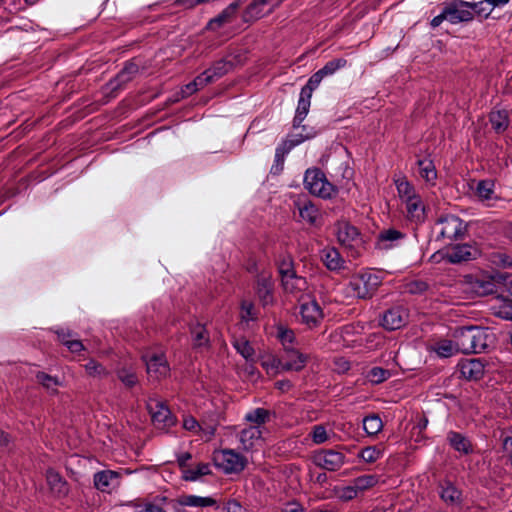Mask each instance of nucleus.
Masks as SVG:
<instances>
[{
	"instance_id": "20",
	"label": "nucleus",
	"mask_w": 512,
	"mask_h": 512,
	"mask_svg": "<svg viewBox=\"0 0 512 512\" xmlns=\"http://www.w3.org/2000/svg\"><path fill=\"white\" fill-rule=\"evenodd\" d=\"M294 205L297 207L299 216L303 221L311 226L316 225L320 217V211L312 201L299 198L294 202Z\"/></svg>"
},
{
	"instance_id": "30",
	"label": "nucleus",
	"mask_w": 512,
	"mask_h": 512,
	"mask_svg": "<svg viewBox=\"0 0 512 512\" xmlns=\"http://www.w3.org/2000/svg\"><path fill=\"white\" fill-rule=\"evenodd\" d=\"M440 498L447 504H461L462 492L451 481H446L441 486Z\"/></svg>"
},
{
	"instance_id": "24",
	"label": "nucleus",
	"mask_w": 512,
	"mask_h": 512,
	"mask_svg": "<svg viewBox=\"0 0 512 512\" xmlns=\"http://www.w3.org/2000/svg\"><path fill=\"white\" fill-rule=\"evenodd\" d=\"M317 135V131H311L307 134L297 133V134H289L286 139H284L281 144H279L276 148V151L282 152L283 155H287L294 147L303 143L306 140L312 139Z\"/></svg>"
},
{
	"instance_id": "8",
	"label": "nucleus",
	"mask_w": 512,
	"mask_h": 512,
	"mask_svg": "<svg viewBox=\"0 0 512 512\" xmlns=\"http://www.w3.org/2000/svg\"><path fill=\"white\" fill-rule=\"evenodd\" d=\"M138 73L139 65L137 63L133 60L125 62L123 68L105 85L108 95L110 97H116L118 92L121 91L127 83L132 81Z\"/></svg>"
},
{
	"instance_id": "56",
	"label": "nucleus",
	"mask_w": 512,
	"mask_h": 512,
	"mask_svg": "<svg viewBox=\"0 0 512 512\" xmlns=\"http://www.w3.org/2000/svg\"><path fill=\"white\" fill-rule=\"evenodd\" d=\"M470 7H471V14H472V20L474 19V16L477 15L479 17H483L484 19H487L493 8L491 6V8H487L483 5V1H479V2H470Z\"/></svg>"
},
{
	"instance_id": "46",
	"label": "nucleus",
	"mask_w": 512,
	"mask_h": 512,
	"mask_svg": "<svg viewBox=\"0 0 512 512\" xmlns=\"http://www.w3.org/2000/svg\"><path fill=\"white\" fill-rule=\"evenodd\" d=\"M382 455H383L382 450H380L376 446H368V447L363 448L359 452L358 457L367 463H374L375 461L380 459L382 457Z\"/></svg>"
},
{
	"instance_id": "53",
	"label": "nucleus",
	"mask_w": 512,
	"mask_h": 512,
	"mask_svg": "<svg viewBox=\"0 0 512 512\" xmlns=\"http://www.w3.org/2000/svg\"><path fill=\"white\" fill-rule=\"evenodd\" d=\"M278 271L281 276V280L290 277L291 275H294L296 273L294 269V261L291 256L284 257L279 265H278Z\"/></svg>"
},
{
	"instance_id": "34",
	"label": "nucleus",
	"mask_w": 512,
	"mask_h": 512,
	"mask_svg": "<svg viewBox=\"0 0 512 512\" xmlns=\"http://www.w3.org/2000/svg\"><path fill=\"white\" fill-rule=\"evenodd\" d=\"M489 121L496 133L504 132L509 126V114L506 110H493L489 114Z\"/></svg>"
},
{
	"instance_id": "15",
	"label": "nucleus",
	"mask_w": 512,
	"mask_h": 512,
	"mask_svg": "<svg viewBox=\"0 0 512 512\" xmlns=\"http://www.w3.org/2000/svg\"><path fill=\"white\" fill-rule=\"evenodd\" d=\"M277 5V0H254L244 11L243 19L245 22L255 21L266 13L272 12Z\"/></svg>"
},
{
	"instance_id": "60",
	"label": "nucleus",
	"mask_w": 512,
	"mask_h": 512,
	"mask_svg": "<svg viewBox=\"0 0 512 512\" xmlns=\"http://www.w3.org/2000/svg\"><path fill=\"white\" fill-rule=\"evenodd\" d=\"M212 82H214V79L210 75L209 71L206 69L193 80V85L197 86L198 89L200 90Z\"/></svg>"
},
{
	"instance_id": "2",
	"label": "nucleus",
	"mask_w": 512,
	"mask_h": 512,
	"mask_svg": "<svg viewBox=\"0 0 512 512\" xmlns=\"http://www.w3.org/2000/svg\"><path fill=\"white\" fill-rule=\"evenodd\" d=\"M447 20L451 24H459L472 21L470 2L464 0H450L444 3L442 12L435 16L430 25L436 28Z\"/></svg>"
},
{
	"instance_id": "10",
	"label": "nucleus",
	"mask_w": 512,
	"mask_h": 512,
	"mask_svg": "<svg viewBox=\"0 0 512 512\" xmlns=\"http://www.w3.org/2000/svg\"><path fill=\"white\" fill-rule=\"evenodd\" d=\"M486 363L480 358L461 359L457 364L460 378L467 381H479L485 374Z\"/></svg>"
},
{
	"instance_id": "12",
	"label": "nucleus",
	"mask_w": 512,
	"mask_h": 512,
	"mask_svg": "<svg viewBox=\"0 0 512 512\" xmlns=\"http://www.w3.org/2000/svg\"><path fill=\"white\" fill-rule=\"evenodd\" d=\"M408 321V311L402 306L392 307L383 313L381 325L389 331L403 327Z\"/></svg>"
},
{
	"instance_id": "45",
	"label": "nucleus",
	"mask_w": 512,
	"mask_h": 512,
	"mask_svg": "<svg viewBox=\"0 0 512 512\" xmlns=\"http://www.w3.org/2000/svg\"><path fill=\"white\" fill-rule=\"evenodd\" d=\"M347 65V60L344 58H337L328 61L319 71L321 74L326 77L333 75L336 71L341 68H344Z\"/></svg>"
},
{
	"instance_id": "26",
	"label": "nucleus",
	"mask_w": 512,
	"mask_h": 512,
	"mask_svg": "<svg viewBox=\"0 0 512 512\" xmlns=\"http://www.w3.org/2000/svg\"><path fill=\"white\" fill-rule=\"evenodd\" d=\"M311 97H312V94L301 90L299 100H298V105H297L296 112H295V116L293 119V128L294 129L300 128L301 123L304 121L305 117L307 116L309 109H310Z\"/></svg>"
},
{
	"instance_id": "16",
	"label": "nucleus",
	"mask_w": 512,
	"mask_h": 512,
	"mask_svg": "<svg viewBox=\"0 0 512 512\" xmlns=\"http://www.w3.org/2000/svg\"><path fill=\"white\" fill-rule=\"evenodd\" d=\"M336 236L339 243L345 247H353L361 242L359 230L345 221L336 224Z\"/></svg>"
},
{
	"instance_id": "40",
	"label": "nucleus",
	"mask_w": 512,
	"mask_h": 512,
	"mask_svg": "<svg viewBox=\"0 0 512 512\" xmlns=\"http://www.w3.org/2000/svg\"><path fill=\"white\" fill-rule=\"evenodd\" d=\"M180 504L188 507H208L216 505V500L212 497L184 495L180 499Z\"/></svg>"
},
{
	"instance_id": "1",
	"label": "nucleus",
	"mask_w": 512,
	"mask_h": 512,
	"mask_svg": "<svg viewBox=\"0 0 512 512\" xmlns=\"http://www.w3.org/2000/svg\"><path fill=\"white\" fill-rule=\"evenodd\" d=\"M457 341V346L463 354L482 353L489 344L490 335L487 329L479 326L458 327L453 334Z\"/></svg>"
},
{
	"instance_id": "13",
	"label": "nucleus",
	"mask_w": 512,
	"mask_h": 512,
	"mask_svg": "<svg viewBox=\"0 0 512 512\" xmlns=\"http://www.w3.org/2000/svg\"><path fill=\"white\" fill-rule=\"evenodd\" d=\"M146 370L150 378L159 380L168 376L170 366L163 354H153L145 359Z\"/></svg>"
},
{
	"instance_id": "14",
	"label": "nucleus",
	"mask_w": 512,
	"mask_h": 512,
	"mask_svg": "<svg viewBox=\"0 0 512 512\" xmlns=\"http://www.w3.org/2000/svg\"><path fill=\"white\" fill-rule=\"evenodd\" d=\"M464 282L467 291L475 294L476 296H487L495 292V283L489 278H479L473 275L464 277Z\"/></svg>"
},
{
	"instance_id": "49",
	"label": "nucleus",
	"mask_w": 512,
	"mask_h": 512,
	"mask_svg": "<svg viewBox=\"0 0 512 512\" xmlns=\"http://www.w3.org/2000/svg\"><path fill=\"white\" fill-rule=\"evenodd\" d=\"M84 367L89 376L102 378L108 375L106 368L93 359L89 360Z\"/></svg>"
},
{
	"instance_id": "27",
	"label": "nucleus",
	"mask_w": 512,
	"mask_h": 512,
	"mask_svg": "<svg viewBox=\"0 0 512 512\" xmlns=\"http://www.w3.org/2000/svg\"><path fill=\"white\" fill-rule=\"evenodd\" d=\"M47 483L51 491L58 496L67 495L69 488L67 481L55 470L49 469L46 473Z\"/></svg>"
},
{
	"instance_id": "48",
	"label": "nucleus",
	"mask_w": 512,
	"mask_h": 512,
	"mask_svg": "<svg viewBox=\"0 0 512 512\" xmlns=\"http://www.w3.org/2000/svg\"><path fill=\"white\" fill-rule=\"evenodd\" d=\"M494 193V183L489 180H481L476 187V194L482 200H489Z\"/></svg>"
},
{
	"instance_id": "37",
	"label": "nucleus",
	"mask_w": 512,
	"mask_h": 512,
	"mask_svg": "<svg viewBox=\"0 0 512 512\" xmlns=\"http://www.w3.org/2000/svg\"><path fill=\"white\" fill-rule=\"evenodd\" d=\"M261 430L259 427L250 426L243 429L239 434V440L245 451H249L253 448L254 442L261 437Z\"/></svg>"
},
{
	"instance_id": "25",
	"label": "nucleus",
	"mask_w": 512,
	"mask_h": 512,
	"mask_svg": "<svg viewBox=\"0 0 512 512\" xmlns=\"http://www.w3.org/2000/svg\"><path fill=\"white\" fill-rule=\"evenodd\" d=\"M317 135V131H311L307 134L297 133V134H289L286 139H284L281 144H279L276 148V151L282 152L283 155H287L294 147L303 143L306 140L312 139Z\"/></svg>"
},
{
	"instance_id": "29",
	"label": "nucleus",
	"mask_w": 512,
	"mask_h": 512,
	"mask_svg": "<svg viewBox=\"0 0 512 512\" xmlns=\"http://www.w3.org/2000/svg\"><path fill=\"white\" fill-rule=\"evenodd\" d=\"M238 7H239L238 2L231 3L220 14H218L215 18L211 19L208 22L207 29L216 30L217 28H220L221 26H223L225 23L231 22Z\"/></svg>"
},
{
	"instance_id": "51",
	"label": "nucleus",
	"mask_w": 512,
	"mask_h": 512,
	"mask_svg": "<svg viewBox=\"0 0 512 512\" xmlns=\"http://www.w3.org/2000/svg\"><path fill=\"white\" fill-rule=\"evenodd\" d=\"M117 377L127 388H133L138 383L137 375L129 369H119Z\"/></svg>"
},
{
	"instance_id": "22",
	"label": "nucleus",
	"mask_w": 512,
	"mask_h": 512,
	"mask_svg": "<svg viewBox=\"0 0 512 512\" xmlns=\"http://www.w3.org/2000/svg\"><path fill=\"white\" fill-rule=\"evenodd\" d=\"M446 439L448 444L460 454L469 455L473 453L472 442L464 434L451 430L447 433Z\"/></svg>"
},
{
	"instance_id": "3",
	"label": "nucleus",
	"mask_w": 512,
	"mask_h": 512,
	"mask_svg": "<svg viewBox=\"0 0 512 512\" xmlns=\"http://www.w3.org/2000/svg\"><path fill=\"white\" fill-rule=\"evenodd\" d=\"M383 277L370 270L361 271L353 275L349 281V288L358 299H371L381 286Z\"/></svg>"
},
{
	"instance_id": "54",
	"label": "nucleus",
	"mask_w": 512,
	"mask_h": 512,
	"mask_svg": "<svg viewBox=\"0 0 512 512\" xmlns=\"http://www.w3.org/2000/svg\"><path fill=\"white\" fill-rule=\"evenodd\" d=\"M211 473L209 464L201 463L195 469H189L186 471L185 479L189 481H196L199 477L205 476Z\"/></svg>"
},
{
	"instance_id": "59",
	"label": "nucleus",
	"mask_w": 512,
	"mask_h": 512,
	"mask_svg": "<svg viewBox=\"0 0 512 512\" xmlns=\"http://www.w3.org/2000/svg\"><path fill=\"white\" fill-rule=\"evenodd\" d=\"M311 437L314 443L322 444L327 441L328 435L323 425H316L313 427Z\"/></svg>"
},
{
	"instance_id": "5",
	"label": "nucleus",
	"mask_w": 512,
	"mask_h": 512,
	"mask_svg": "<svg viewBox=\"0 0 512 512\" xmlns=\"http://www.w3.org/2000/svg\"><path fill=\"white\" fill-rule=\"evenodd\" d=\"M436 224L441 226L438 239L442 238L450 241L462 240L468 231L467 223L453 214L440 216Z\"/></svg>"
},
{
	"instance_id": "52",
	"label": "nucleus",
	"mask_w": 512,
	"mask_h": 512,
	"mask_svg": "<svg viewBox=\"0 0 512 512\" xmlns=\"http://www.w3.org/2000/svg\"><path fill=\"white\" fill-rule=\"evenodd\" d=\"M241 319L245 322L255 321L257 319V311L251 301L243 300L241 302Z\"/></svg>"
},
{
	"instance_id": "62",
	"label": "nucleus",
	"mask_w": 512,
	"mask_h": 512,
	"mask_svg": "<svg viewBox=\"0 0 512 512\" xmlns=\"http://www.w3.org/2000/svg\"><path fill=\"white\" fill-rule=\"evenodd\" d=\"M408 289L410 293L417 294V293H423L427 291L428 284L424 281H412L408 284Z\"/></svg>"
},
{
	"instance_id": "9",
	"label": "nucleus",
	"mask_w": 512,
	"mask_h": 512,
	"mask_svg": "<svg viewBox=\"0 0 512 512\" xmlns=\"http://www.w3.org/2000/svg\"><path fill=\"white\" fill-rule=\"evenodd\" d=\"M313 462L324 470L334 472L338 471L345 464L346 456L340 451L323 449L314 454Z\"/></svg>"
},
{
	"instance_id": "64",
	"label": "nucleus",
	"mask_w": 512,
	"mask_h": 512,
	"mask_svg": "<svg viewBox=\"0 0 512 512\" xmlns=\"http://www.w3.org/2000/svg\"><path fill=\"white\" fill-rule=\"evenodd\" d=\"M282 512H306L305 508L297 501L286 503Z\"/></svg>"
},
{
	"instance_id": "7",
	"label": "nucleus",
	"mask_w": 512,
	"mask_h": 512,
	"mask_svg": "<svg viewBox=\"0 0 512 512\" xmlns=\"http://www.w3.org/2000/svg\"><path fill=\"white\" fill-rule=\"evenodd\" d=\"M147 409L155 428L167 431L176 424V417L164 402L150 399L147 403Z\"/></svg>"
},
{
	"instance_id": "33",
	"label": "nucleus",
	"mask_w": 512,
	"mask_h": 512,
	"mask_svg": "<svg viewBox=\"0 0 512 512\" xmlns=\"http://www.w3.org/2000/svg\"><path fill=\"white\" fill-rule=\"evenodd\" d=\"M393 181L396 186L398 195L402 201H406L410 199V197H415L418 195L415 191L413 184L410 181H408L406 176H395Z\"/></svg>"
},
{
	"instance_id": "44",
	"label": "nucleus",
	"mask_w": 512,
	"mask_h": 512,
	"mask_svg": "<svg viewBox=\"0 0 512 512\" xmlns=\"http://www.w3.org/2000/svg\"><path fill=\"white\" fill-rule=\"evenodd\" d=\"M270 412L264 408H256L245 415L248 422L255 423L258 427L269 420Z\"/></svg>"
},
{
	"instance_id": "41",
	"label": "nucleus",
	"mask_w": 512,
	"mask_h": 512,
	"mask_svg": "<svg viewBox=\"0 0 512 512\" xmlns=\"http://www.w3.org/2000/svg\"><path fill=\"white\" fill-rule=\"evenodd\" d=\"M233 67V62L226 59H220L214 62L213 65L209 67L207 70L213 77L214 81H216L217 79L229 73L233 69Z\"/></svg>"
},
{
	"instance_id": "23",
	"label": "nucleus",
	"mask_w": 512,
	"mask_h": 512,
	"mask_svg": "<svg viewBox=\"0 0 512 512\" xmlns=\"http://www.w3.org/2000/svg\"><path fill=\"white\" fill-rule=\"evenodd\" d=\"M321 260L330 271H339L345 267V261L334 247H326L321 251Z\"/></svg>"
},
{
	"instance_id": "55",
	"label": "nucleus",
	"mask_w": 512,
	"mask_h": 512,
	"mask_svg": "<svg viewBox=\"0 0 512 512\" xmlns=\"http://www.w3.org/2000/svg\"><path fill=\"white\" fill-rule=\"evenodd\" d=\"M234 348L240 353L246 360L251 359L254 355V349L250 345L249 341L245 339H238L233 343Z\"/></svg>"
},
{
	"instance_id": "57",
	"label": "nucleus",
	"mask_w": 512,
	"mask_h": 512,
	"mask_svg": "<svg viewBox=\"0 0 512 512\" xmlns=\"http://www.w3.org/2000/svg\"><path fill=\"white\" fill-rule=\"evenodd\" d=\"M336 495L340 500L350 501L357 497L358 490L355 488V485L339 487L336 489Z\"/></svg>"
},
{
	"instance_id": "43",
	"label": "nucleus",
	"mask_w": 512,
	"mask_h": 512,
	"mask_svg": "<svg viewBox=\"0 0 512 512\" xmlns=\"http://www.w3.org/2000/svg\"><path fill=\"white\" fill-rule=\"evenodd\" d=\"M391 377V372L388 369H384L382 367H372L366 375V378L372 384H380Z\"/></svg>"
},
{
	"instance_id": "47",
	"label": "nucleus",
	"mask_w": 512,
	"mask_h": 512,
	"mask_svg": "<svg viewBox=\"0 0 512 512\" xmlns=\"http://www.w3.org/2000/svg\"><path fill=\"white\" fill-rule=\"evenodd\" d=\"M378 483V477L376 475H362L353 480L355 488L359 491H364L371 487H374Z\"/></svg>"
},
{
	"instance_id": "17",
	"label": "nucleus",
	"mask_w": 512,
	"mask_h": 512,
	"mask_svg": "<svg viewBox=\"0 0 512 512\" xmlns=\"http://www.w3.org/2000/svg\"><path fill=\"white\" fill-rule=\"evenodd\" d=\"M273 280L271 273L262 272L256 278V294L263 306L273 302Z\"/></svg>"
},
{
	"instance_id": "21",
	"label": "nucleus",
	"mask_w": 512,
	"mask_h": 512,
	"mask_svg": "<svg viewBox=\"0 0 512 512\" xmlns=\"http://www.w3.org/2000/svg\"><path fill=\"white\" fill-rule=\"evenodd\" d=\"M300 314L304 323L310 327H315L323 318L322 310L315 300L302 303L300 306Z\"/></svg>"
},
{
	"instance_id": "11",
	"label": "nucleus",
	"mask_w": 512,
	"mask_h": 512,
	"mask_svg": "<svg viewBox=\"0 0 512 512\" xmlns=\"http://www.w3.org/2000/svg\"><path fill=\"white\" fill-rule=\"evenodd\" d=\"M479 249L471 244H456L446 251L445 259L451 264H459L477 259Z\"/></svg>"
},
{
	"instance_id": "6",
	"label": "nucleus",
	"mask_w": 512,
	"mask_h": 512,
	"mask_svg": "<svg viewBox=\"0 0 512 512\" xmlns=\"http://www.w3.org/2000/svg\"><path fill=\"white\" fill-rule=\"evenodd\" d=\"M214 463L226 474H231L242 472L247 465V459L232 449H224L214 454Z\"/></svg>"
},
{
	"instance_id": "39",
	"label": "nucleus",
	"mask_w": 512,
	"mask_h": 512,
	"mask_svg": "<svg viewBox=\"0 0 512 512\" xmlns=\"http://www.w3.org/2000/svg\"><path fill=\"white\" fill-rule=\"evenodd\" d=\"M36 380L41 384L50 394L55 395L58 393L57 387L62 385V382L56 376H51L43 371L36 373Z\"/></svg>"
},
{
	"instance_id": "31",
	"label": "nucleus",
	"mask_w": 512,
	"mask_h": 512,
	"mask_svg": "<svg viewBox=\"0 0 512 512\" xmlns=\"http://www.w3.org/2000/svg\"><path fill=\"white\" fill-rule=\"evenodd\" d=\"M117 479L118 473L114 471H99L94 474V486L101 492H107L112 487L113 482Z\"/></svg>"
},
{
	"instance_id": "35",
	"label": "nucleus",
	"mask_w": 512,
	"mask_h": 512,
	"mask_svg": "<svg viewBox=\"0 0 512 512\" xmlns=\"http://www.w3.org/2000/svg\"><path fill=\"white\" fill-rule=\"evenodd\" d=\"M417 166L419 168L420 177L425 180V182L435 185V181L437 179V171L435 165L431 159H419L417 161Z\"/></svg>"
},
{
	"instance_id": "61",
	"label": "nucleus",
	"mask_w": 512,
	"mask_h": 512,
	"mask_svg": "<svg viewBox=\"0 0 512 512\" xmlns=\"http://www.w3.org/2000/svg\"><path fill=\"white\" fill-rule=\"evenodd\" d=\"M263 367H265L267 370L269 369H280L283 371V360L282 356H275L272 357L270 360L265 361L262 363Z\"/></svg>"
},
{
	"instance_id": "18",
	"label": "nucleus",
	"mask_w": 512,
	"mask_h": 512,
	"mask_svg": "<svg viewBox=\"0 0 512 512\" xmlns=\"http://www.w3.org/2000/svg\"><path fill=\"white\" fill-rule=\"evenodd\" d=\"M283 360V371L300 372L308 363L309 356L297 349H287L281 354Z\"/></svg>"
},
{
	"instance_id": "28",
	"label": "nucleus",
	"mask_w": 512,
	"mask_h": 512,
	"mask_svg": "<svg viewBox=\"0 0 512 512\" xmlns=\"http://www.w3.org/2000/svg\"><path fill=\"white\" fill-rule=\"evenodd\" d=\"M406 204L407 216L409 219L414 221H423L425 216V206L419 195L410 197V199L404 201Z\"/></svg>"
},
{
	"instance_id": "19",
	"label": "nucleus",
	"mask_w": 512,
	"mask_h": 512,
	"mask_svg": "<svg viewBox=\"0 0 512 512\" xmlns=\"http://www.w3.org/2000/svg\"><path fill=\"white\" fill-rule=\"evenodd\" d=\"M406 237V234L394 229L389 228L382 230L376 239V247L380 250H389L398 245V243Z\"/></svg>"
},
{
	"instance_id": "42",
	"label": "nucleus",
	"mask_w": 512,
	"mask_h": 512,
	"mask_svg": "<svg viewBox=\"0 0 512 512\" xmlns=\"http://www.w3.org/2000/svg\"><path fill=\"white\" fill-rule=\"evenodd\" d=\"M382 427V420L376 414L368 415L363 419V429L370 436L378 434Z\"/></svg>"
},
{
	"instance_id": "50",
	"label": "nucleus",
	"mask_w": 512,
	"mask_h": 512,
	"mask_svg": "<svg viewBox=\"0 0 512 512\" xmlns=\"http://www.w3.org/2000/svg\"><path fill=\"white\" fill-rule=\"evenodd\" d=\"M278 338L283 346V352L287 351V349H296L293 345L295 335L292 330L279 328Z\"/></svg>"
},
{
	"instance_id": "58",
	"label": "nucleus",
	"mask_w": 512,
	"mask_h": 512,
	"mask_svg": "<svg viewBox=\"0 0 512 512\" xmlns=\"http://www.w3.org/2000/svg\"><path fill=\"white\" fill-rule=\"evenodd\" d=\"M324 76L318 70L315 72L307 81V83L302 87V91L312 94L313 91L319 86Z\"/></svg>"
},
{
	"instance_id": "63",
	"label": "nucleus",
	"mask_w": 512,
	"mask_h": 512,
	"mask_svg": "<svg viewBox=\"0 0 512 512\" xmlns=\"http://www.w3.org/2000/svg\"><path fill=\"white\" fill-rule=\"evenodd\" d=\"M65 346L71 353H80L85 350L83 343L79 339H71L69 342L65 343Z\"/></svg>"
},
{
	"instance_id": "32",
	"label": "nucleus",
	"mask_w": 512,
	"mask_h": 512,
	"mask_svg": "<svg viewBox=\"0 0 512 512\" xmlns=\"http://www.w3.org/2000/svg\"><path fill=\"white\" fill-rule=\"evenodd\" d=\"M194 348H202L210 346V337L206 327L200 323H196L190 327Z\"/></svg>"
},
{
	"instance_id": "36",
	"label": "nucleus",
	"mask_w": 512,
	"mask_h": 512,
	"mask_svg": "<svg viewBox=\"0 0 512 512\" xmlns=\"http://www.w3.org/2000/svg\"><path fill=\"white\" fill-rule=\"evenodd\" d=\"M432 350L441 358H449L456 353L460 352L457 346L456 339L454 340H440L434 344Z\"/></svg>"
},
{
	"instance_id": "4",
	"label": "nucleus",
	"mask_w": 512,
	"mask_h": 512,
	"mask_svg": "<svg viewBox=\"0 0 512 512\" xmlns=\"http://www.w3.org/2000/svg\"><path fill=\"white\" fill-rule=\"evenodd\" d=\"M303 184L310 194L322 199H331L338 194V188L328 181L325 173L319 168L307 169Z\"/></svg>"
},
{
	"instance_id": "38",
	"label": "nucleus",
	"mask_w": 512,
	"mask_h": 512,
	"mask_svg": "<svg viewBox=\"0 0 512 512\" xmlns=\"http://www.w3.org/2000/svg\"><path fill=\"white\" fill-rule=\"evenodd\" d=\"M283 289L288 293H298L306 290L307 281L304 277L298 276L296 273L281 280Z\"/></svg>"
}]
</instances>
